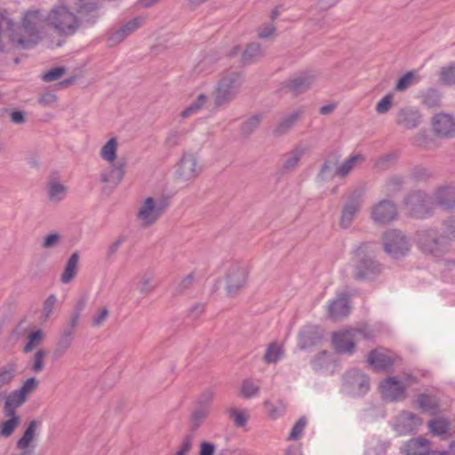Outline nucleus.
Returning a JSON list of instances; mask_svg holds the SVG:
<instances>
[{"label":"nucleus","instance_id":"obj_6","mask_svg":"<svg viewBox=\"0 0 455 455\" xmlns=\"http://www.w3.org/2000/svg\"><path fill=\"white\" fill-rule=\"evenodd\" d=\"M343 387L353 397L363 396L370 390V378L359 369H351L343 375Z\"/></svg>","mask_w":455,"mask_h":455},{"label":"nucleus","instance_id":"obj_59","mask_svg":"<svg viewBox=\"0 0 455 455\" xmlns=\"http://www.w3.org/2000/svg\"><path fill=\"white\" fill-rule=\"evenodd\" d=\"M259 392V387L255 385L252 381L245 379L242 383L241 395L244 398H251L256 395Z\"/></svg>","mask_w":455,"mask_h":455},{"label":"nucleus","instance_id":"obj_38","mask_svg":"<svg viewBox=\"0 0 455 455\" xmlns=\"http://www.w3.org/2000/svg\"><path fill=\"white\" fill-rule=\"evenodd\" d=\"M451 427V423L447 419L438 418L428 422L429 431L436 436L447 434Z\"/></svg>","mask_w":455,"mask_h":455},{"label":"nucleus","instance_id":"obj_45","mask_svg":"<svg viewBox=\"0 0 455 455\" xmlns=\"http://www.w3.org/2000/svg\"><path fill=\"white\" fill-rule=\"evenodd\" d=\"M117 141L116 138H112L102 147L100 156L109 162L113 163L116 158Z\"/></svg>","mask_w":455,"mask_h":455},{"label":"nucleus","instance_id":"obj_1","mask_svg":"<svg viewBox=\"0 0 455 455\" xmlns=\"http://www.w3.org/2000/svg\"><path fill=\"white\" fill-rule=\"evenodd\" d=\"M44 22L46 15L40 10L26 12L21 25L8 20L7 31L10 42L18 50L34 48L42 39L40 28Z\"/></svg>","mask_w":455,"mask_h":455},{"label":"nucleus","instance_id":"obj_17","mask_svg":"<svg viewBox=\"0 0 455 455\" xmlns=\"http://www.w3.org/2000/svg\"><path fill=\"white\" fill-rule=\"evenodd\" d=\"M432 128L439 138H452L455 135V119L449 114H436L432 118Z\"/></svg>","mask_w":455,"mask_h":455},{"label":"nucleus","instance_id":"obj_8","mask_svg":"<svg viewBox=\"0 0 455 455\" xmlns=\"http://www.w3.org/2000/svg\"><path fill=\"white\" fill-rule=\"evenodd\" d=\"M429 204L428 195L422 190L411 191L403 198V204L410 216L415 219H425L431 215Z\"/></svg>","mask_w":455,"mask_h":455},{"label":"nucleus","instance_id":"obj_48","mask_svg":"<svg viewBox=\"0 0 455 455\" xmlns=\"http://www.w3.org/2000/svg\"><path fill=\"white\" fill-rule=\"evenodd\" d=\"M363 156L362 155H354L349 156L343 164L336 168V174L339 177L347 176L350 171L353 169L355 164L359 160H363Z\"/></svg>","mask_w":455,"mask_h":455},{"label":"nucleus","instance_id":"obj_12","mask_svg":"<svg viewBox=\"0 0 455 455\" xmlns=\"http://www.w3.org/2000/svg\"><path fill=\"white\" fill-rule=\"evenodd\" d=\"M407 386L395 377H387L379 383V392L387 402L402 401L406 398Z\"/></svg>","mask_w":455,"mask_h":455},{"label":"nucleus","instance_id":"obj_11","mask_svg":"<svg viewBox=\"0 0 455 455\" xmlns=\"http://www.w3.org/2000/svg\"><path fill=\"white\" fill-rule=\"evenodd\" d=\"M363 191L362 189H355L347 197V202L342 207L339 225L342 228H348L355 215L359 212L363 203Z\"/></svg>","mask_w":455,"mask_h":455},{"label":"nucleus","instance_id":"obj_52","mask_svg":"<svg viewBox=\"0 0 455 455\" xmlns=\"http://www.w3.org/2000/svg\"><path fill=\"white\" fill-rule=\"evenodd\" d=\"M439 78L444 84H455V63H451L448 67H443L440 71Z\"/></svg>","mask_w":455,"mask_h":455},{"label":"nucleus","instance_id":"obj_22","mask_svg":"<svg viewBox=\"0 0 455 455\" xmlns=\"http://www.w3.org/2000/svg\"><path fill=\"white\" fill-rule=\"evenodd\" d=\"M349 313L350 306L347 293H341L329 303L328 315L333 320H339L347 316Z\"/></svg>","mask_w":455,"mask_h":455},{"label":"nucleus","instance_id":"obj_51","mask_svg":"<svg viewBox=\"0 0 455 455\" xmlns=\"http://www.w3.org/2000/svg\"><path fill=\"white\" fill-rule=\"evenodd\" d=\"M403 184L404 180L402 176L395 175L390 177L386 183L387 194L389 196H392L400 192L403 188Z\"/></svg>","mask_w":455,"mask_h":455},{"label":"nucleus","instance_id":"obj_42","mask_svg":"<svg viewBox=\"0 0 455 455\" xmlns=\"http://www.w3.org/2000/svg\"><path fill=\"white\" fill-rule=\"evenodd\" d=\"M417 403L424 411L435 414L438 410V403L429 395L419 394L417 397Z\"/></svg>","mask_w":455,"mask_h":455},{"label":"nucleus","instance_id":"obj_64","mask_svg":"<svg viewBox=\"0 0 455 455\" xmlns=\"http://www.w3.org/2000/svg\"><path fill=\"white\" fill-rule=\"evenodd\" d=\"M60 241V235L57 232H52L44 236L42 247L49 249L56 246Z\"/></svg>","mask_w":455,"mask_h":455},{"label":"nucleus","instance_id":"obj_3","mask_svg":"<svg viewBox=\"0 0 455 455\" xmlns=\"http://www.w3.org/2000/svg\"><path fill=\"white\" fill-rule=\"evenodd\" d=\"M46 24L60 36L74 35L81 26V20L67 6L52 8L46 15Z\"/></svg>","mask_w":455,"mask_h":455},{"label":"nucleus","instance_id":"obj_27","mask_svg":"<svg viewBox=\"0 0 455 455\" xmlns=\"http://www.w3.org/2000/svg\"><path fill=\"white\" fill-rule=\"evenodd\" d=\"M302 115L303 111L298 109L284 116L273 130L274 136L280 137L286 134L302 116Z\"/></svg>","mask_w":455,"mask_h":455},{"label":"nucleus","instance_id":"obj_7","mask_svg":"<svg viewBox=\"0 0 455 455\" xmlns=\"http://www.w3.org/2000/svg\"><path fill=\"white\" fill-rule=\"evenodd\" d=\"M382 240L384 251L394 259L404 257L410 251L411 244L407 236L399 230L385 232Z\"/></svg>","mask_w":455,"mask_h":455},{"label":"nucleus","instance_id":"obj_30","mask_svg":"<svg viewBox=\"0 0 455 455\" xmlns=\"http://www.w3.org/2000/svg\"><path fill=\"white\" fill-rule=\"evenodd\" d=\"M27 400L20 395L16 390L12 391L5 397L3 408L4 416H18L16 410L20 407Z\"/></svg>","mask_w":455,"mask_h":455},{"label":"nucleus","instance_id":"obj_34","mask_svg":"<svg viewBox=\"0 0 455 455\" xmlns=\"http://www.w3.org/2000/svg\"><path fill=\"white\" fill-rule=\"evenodd\" d=\"M210 411L206 409L195 407L189 419V435H195L197 429L203 425L204 421L208 418Z\"/></svg>","mask_w":455,"mask_h":455},{"label":"nucleus","instance_id":"obj_36","mask_svg":"<svg viewBox=\"0 0 455 455\" xmlns=\"http://www.w3.org/2000/svg\"><path fill=\"white\" fill-rule=\"evenodd\" d=\"M432 176L431 170L422 164L412 167L409 174V178L415 183L427 182Z\"/></svg>","mask_w":455,"mask_h":455},{"label":"nucleus","instance_id":"obj_53","mask_svg":"<svg viewBox=\"0 0 455 455\" xmlns=\"http://www.w3.org/2000/svg\"><path fill=\"white\" fill-rule=\"evenodd\" d=\"M229 418L233 420L234 424L237 427H243L248 421V416L243 411H238L235 407H231L228 410Z\"/></svg>","mask_w":455,"mask_h":455},{"label":"nucleus","instance_id":"obj_4","mask_svg":"<svg viewBox=\"0 0 455 455\" xmlns=\"http://www.w3.org/2000/svg\"><path fill=\"white\" fill-rule=\"evenodd\" d=\"M243 83L241 72L231 71L227 73L218 82L213 92V103L216 108L231 102L237 95Z\"/></svg>","mask_w":455,"mask_h":455},{"label":"nucleus","instance_id":"obj_19","mask_svg":"<svg viewBox=\"0 0 455 455\" xmlns=\"http://www.w3.org/2000/svg\"><path fill=\"white\" fill-rule=\"evenodd\" d=\"M396 205L390 200L380 201L372 210L371 218L375 222L387 224L396 219Z\"/></svg>","mask_w":455,"mask_h":455},{"label":"nucleus","instance_id":"obj_39","mask_svg":"<svg viewBox=\"0 0 455 455\" xmlns=\"http://www.w3.org/2000/svg\"><path fill=\"white\" fill-rule=\"evenodd\" d=\"M262 116L260 115H253L246 119L240 126L241 135L248 138L259 126Z\"/></svg>","mask_w":455,"mask_h":455},{"label":"nucleus","instance_id":"obj_58","mask_svg":"<svg viewBox=\"0 0 455 455\" xmlns=\"http://www.w3.org/2000/svg\"><path fill=\"white\" fill-rule=\"evenodd\" d=\"M307 423V419L305 416H301L297 422L294 424L291 431L289 435L288 440H298Z\"/></svg>","mask_w":455,"mask_h":455},{"label":"nucleus","instance_id":"obj_55","mask_svg":"<svg viewBox=\"0 0 455 455\" xmlns=\"http://www.w3.org/2000/svg\"><path fill=\"white\" fill-rule=\"evenodd\" d=\"M329 352L326 350H322L317 353L314 358L311 360V366L315 371H319L327 366L328 361L327 356Z\"/></svg>","mask_w":455,"mask_h":455},{"label":"nucleus","instance_id":"obj_60","mask_svg":"<svg viewBox=\"0 0 455 455\" xmlns=\"http://www.w3.org/2000/svg\"><path fill=\"white\" fill-rule=\"evenodd\" d=\"M65 72L66 68L62 66L52 68L42 75V80L44 82L56 81L60 79Z\"/></svg>","mask_w":455,"mask_h":455},{"label":"nucleus","instance_id":"obj_23","mask_svg":"<svg viewBox=\"0 0 455 455\" xmlns=\"http://www.w3.org/2000/svg\"><path fill=\"white\" fill-rule=\"evenodd\" d=\"M126 161L124 159H119L116 163L113 164L112 166L104 170L100 174V181L103 183H112L114 187H116L124 179L125 174Z\"/></svg>","mask_w":455,"mask_h":455},{"label":"nucleus","instance_id":"obj_2","mask_svg":"<svg viewBox=\"0 0 455 455\" xmlns=\"http://www.w3.org/2000/svg\"><path fill=\"white\" fill-rule=\"evenodd\" d=\"M354 278L357 281H372L383 270L382 265L368 253V243H362L354 250Z\"/></svg>","mask_w":455,"mask_h":455},{"label":"nucleus","instance_id":"obj_24","mask_svg":"<svg viewBox=\"0 0 455 455\" xmlns=\"http://www.w3.org/2000/svg\"><path fill=\"white\" fill-rule=\"evenodd\" d=\"M46 190L49 201L53 203L62 201L68 192L67 187L60 181L57 173H53L48 177Z\"/></svg>","mask_w":455,"mask_h":455},{"label":"nucleus","instance_id":"obj_31","mask_svg":"<svg viewBox=\"0 0 455 455\" xmlns=\"http://www.w3.org/2000/svg\"><path fill=\"white\" fill-rule=\"evenodd\" d=\"M79 252L75 251L68 258L64 271L60 276V281L63 283H68L71 282L76 275L77 273V265L79 260Z\"/></svg>","mask_w":455,"mask_h":455},{"label":"nucleus","instance_id":"obj_56","mask_svg":"<svg viewBox=\"0 0 455 455\" xmlns=\"http://www.w3.org/2000/svg\"><path fill=\"white\" fill-rule=\"evenodd\" d=\"M39 381L35 377H31L27 379L22 386L16 389V391L27 400L28 395L34 391L37 387Z\"/></svg>","mask_w":455,"mask_h":455},{"label":"nucleus","instance_id":"obj_20","mask_svg":"<svg viewBox=\"0 0 455 455\" xmlns=\"http://www.w3.org/2000/svg\"><path fill=\"white\" fill-rule=\"evenodd\" d=\"M421 117V114L417 108L405 107L398 110L395 123L404 129L413 130L420 124Z\"/></svg>","mask_w":455,"mask_h":455},{"label":"nucleus","instance_id":"obj_32","mask_svg":"<svg viewBox=\"0 0 455 455\" xmlns=\"http://www.w3.org/2000/svg\"><path fill=\"white\" fill-rule=\"evenodd\" d=\"M39 424L40 422L35 419L28 423L22 436L16 443L17 449L22 450V451H28V448L36 435V429Z\"/></svg>","mask_w":455,"mask_h":455},{"label":"nucleus","instance_id":"obj_63","mask_svg":"<svg viewBox=\"0 0 455 455\" xmlns=\"http://www.w3.org/2000/svg\"><path fill=\"white\" fill-rule=\"evenodd\" d=\"M393 95L391 93L384 96L376 105V111L379 114L387 113L392 107Z\"/></svg>","mask_w":455,"mask_h":455},{"label":"nucleus","instance_id":"obj_28","mask_svg":"<svg viewBox=\"0 0 455 455\" xmlns=\"http://www.w3.org/2000/svg\"><path fill=\"white\" fill-rule=\"evenodd\" d=\"M332 344L339 354H353L355 351V342L347 337V333L334 332L332 336Z\"/></svg>","mask_w":455,"mask_h":455},{"label":"nucleus","instance_id":"obj_29","mask_svg":"<svg viewBox=\"0 0 455 455\" xmlns=\"http://www.w3.org/2000/svg\"><path fill=\"white\" fill-rule=\"evenodd\" d=\"M430 442L423 437H417L409 440L404 444L405 455H422L427 452L429 449Z\"/></svg>","mask_w":455,"mask_h":455},{"label":"nucleus","instance_id":"obj_54","mask_svg":"<svg viewBox=\"0 0 455 455\" xmlns=\"http://www.w3.org/2000/svg\"><path fill=\"white\" fill-rule=\"evenodd\" d=\"M415 78L414 71H408L403 76L398 78L395 85V91L396 92H403L405 91L413 82Z\"/></svg>","mask_w":455,"mask_h":455},{"label":"nucleus","instance_id":"obj_41","mask_svg":"<svg viewBox=\"0 0 455 455\" xmlns=\"http://www.w3.org/2000/svg\"><path fill=\"white\" fill-rule=\"evenodd\" d=\"M17 372V364L13 362L8 363L6 365L0 367V388L10 384L14 379Z\"/></svg>","mask_w":455,"mask_h":455},{"label":"nucleus","instance_id":"obj_26","mask_svg":"<svg viewBox=\"0 0 455 455\" xmlns=\"http://www.w3.org/2000/svg\"><path fill=\"white\" fill-rule=\"evenodd\" d=\"M435 199L443 209H455V187H440L435 193Z\"/></svg>","mask_w":455,"mask_h":455},{"label":"nucleus","instance_id":"obj_10","mask_svg":"<svg viewBox=\"0 0 455 455\" xmlns=\"http://www.w3.org/2000/svg\"><path fill=\"white\" fill-rule=\"evenodd\" d=\"M248 278V270L245 267L234 264L226 274V293L228 297H235L244 287Z\"/></svg>","mask_w":455,"mask_h":455},{"label":"nucleus","instance_id":"obj_35","mask_svg":"<svg viewBox=\"0 0 455 455\" xmlns=\"http://www.w3.org/2000/svg\"><path fill=\"white\" fill-rule=\"evenodd\" d=\"M261 56V47L259 43L248 44L241 57L243 66L251 65Z\"/></svg>","mask_w":455,"mask_h":455},{"label":"nucleus","instance_id":"obj_40","mask_svg":"<svg viewBox=\"0 0 455 455\" xmlns=\"http://www.w3.org/2000/svg\"><path fill=\"white\" fill-rule=\"evenodd\" d=\"M8 419L0 423V436L9 437L20 424V416H6Z\"/></svg>","mask_w":455,"mask_h":455},{"label":"nucleus","instance_id":"obj_44","mask_svg":"<svg viewBox=\"0 0 455 455\" xmlns=\"http://www.w3.org/2000/svg\"><path fill=\"white\" fill-rule=\"evenodd\" d=\"M282 355V347L276 342H272L267 346L263 359L267 363H275Z\"/></svg>","mask_w":455,"mask_h":455},{"label":"nucleus","instance_id":"obj_16","mask_svg":"<svg viewBox=\"0 0 455 455\" xmlns=\"http://www.w3.org/2000/svg\"><path fill=\"white\" fill-rule=\"evenodd\" d=\"M144 21L145 18L137 16L119 27L117 29L111 31L108 36V45L113 47L122 43L128 36L140 28Z\"/></svg>","mask_w":455,"mask_h":455},{"label":"nucleus","instance_id":"obj_46","mask_svg":"<svg viewBox=\"0 0 455 455\" xmlns=\"http://www.w3.org/2000/svg\"><path fill=\"white\" fill-rule=\"evenodd\" d=\"M442 232L448 244L451 245V242H455V215L443 220Z\"/></svg>","mask_w":455,"mask_h":455},{"label":"nucleus","instance_id":"obj_18","mask_svg":"<svg viewBox=\"0 0 455 455\" xmlns=\"http://www.w3.org/2000/svg\"><path fill=\"white\" fill-rule=\"evenodd\" d=\"M367 363L376 372L388 371L395 363L394 356L387 354L384 348H375L369 352Z\"/></svg>","mask_w":455,"mask_h":455},{"label":"nucleus","instance_id":"obj_61","mask_svg":"<svg viewBox=\"0 0 455 455\" xmlns=\"http://www.w3.org/2000/svg\"><path fill=\"white\" fill-rule=\"evenodd\" d=\"M213 400V393L207 389L204 390L197 398L196 407L206 409L210 411V404Z\"/></svg>","mask_w":455,"mask_h":455},{"label":"nucleus","instance_id":"obj_47","mask_svg":"<svg viewBox=\"0 0 455 455\" xmlns=\"http://www.w3.org/2000/svg\"><path fill=\"white\" fill-rule=\"evenodd\" d=\"M44 338V331L41 329L32 331L27 337V342L23 347V352L28 354L31 352L37 345L41 343Z\"/></svg>","mask_w":455,"mask_h":455},{"label":"nucleus","instance_id":"obj_33","mask_svg":"<svg viewBox=\"0 0 455 455\" xmlns=\"http://www.w3.org/2000/svg\"><path fill=\"white\" fill-rule=\"evenodd\" d=\"M303 155L304 149L301 148H295L287 153L282 165L283 172H290L294 171Z\"/></svg>","mask_w":455,"mask_h":455},{"label":"nucleus","instance_id":"obj_37","mask_svg":"<svg viewBox=\"0 0 455 455\" xmlns=\"http://www.w3.org/2000/svg\"><path fill=\"white\" fill-rule=\"evenodd\" d=\"M338 160L335 159L333 162H331L330 159H326L317 174V179L321 181H327L331 180L336 176V170L334 171V167L337 168Z\"/></svg>","mask_w":455,"mask_h":455},{"label":"nucleus","instance_id":"obj_9","mask_svg":"<svg viewBox=\"0 0 455 455\" xmlns=\"http://www.w3.org/2000/svg\"><path fill=\"white\" fill-rule=\"evenodd\" d=\"M169 204L170 197L167 196H162L156 202L152 197H148L139 210L138 217L147 225H151L164 212Z\"/></svg>","mask_w":455,"mask_h":455},{"label":"nucleus","instance_id":"obj_15","mask_svg":"<svg viewBox=\"0 0 455 455\" xmlns=\"http://www.w3.org/2000/svg\"><path fill=\"white\" fill-rule=\"evenodd\" d=\"M200 172L197 167V159L194 154L184 153L177 164L175 177L181 181L189 180L196 177Z\"/></svg>","mask_w":455,"mask_h":455},{"label":"nucleus","instance_id":"obj_13","mask_svg":"<svg viewBox=\"0 0 455 455\" xmlns=\"http://www.w3.org/2000/svg\"><path fill=\"white\" fill-rule=\"evenodd\" d=\"M324 337V331L315 324L303 326L298 333V347L300 350L320 345Z\"/></svg>","mask_w":455,"mask_h":455},{"label":"nucleus","instance_id":"obj_43","mask_svg":"<svg viewBox=\"0 0 455 455\" xmlns=\"http://www.w3.org/2000/svg\"><path fill=\"white\" fill-rule=\"evenodd\" d=\"M422 103L429 108L440 107L441 93L436 89H427L422 94Z\"/></svg>","mask_w":455,"mask_h":455},{"label":"nucleus","instance_id":"obj_21","mask_svg":"<svg viewBox=\"0 0 455 455\" xmlns=\"http://www.w3.org/2000/svg\"><path fill=\"white\" fill-rule=\"evenodd\" d=\"M314 81V76L304 72L284 82L283 86L294 96H298L307 92L311 87Z\"/></svg>","mask_w":455,"mask_h":455},{"label":"nucleus","instance_id":"obj_49","mask_svg":"<svg viewBox=\"0 0 455 455\" xmlns=\"http://www.w3.org/2000/svg\"><path fill=\"white\" fill-rule=\"evenodd\" d=\"M207 100L208 97L205 94H199L195 101L190 103L184 110H182L180 116L183 118H187L196 113L207 102Z\"/></svg>","mask_w":455,"mask_h":455},{"label":"nucleus","instance_id":"obj_25","mask_svg":"<svg viewBox=\"0 0 455 455\" xmlns=\"http://www.w3.org/2000/svg\"><path fill=\"white\" fill-rule=\"evenodd\" d=\"M76 328V327H72L70 323H68L63 329L52 353L53 360L56 361L62 357L67 350L70 347L74 339Z\"/></svg>","mask_w":455,"mask_h":455},{"label":"nucleus","instance_id":"obj_62","mask_svg":"<svg viewBox=\"0 0 455 455\" xmlns=\"http://www.w3.org/2000/svg\"><path fill=\"white\" fill-rule=\"evenodd\" d=\"M195 280V276L192 273L188 274L186 277H184L180 283L176 286L174 294L181 295L185 293L186 291L191 288Z\"/></svg>","mask_w":455,"mask_h":455},{"label":"nucleus","instance_id":"obj_57","mask_svg":"<svg viewBox=\"0 0 455 455\" xmlns=\"http://www.w3.org/2000/svg\"><path fill=\"white\" fill-rule=\"evenodd\" d=\"M47 355V351L44 349H38L34 356H33V363L31 365V370L34 372H40L44 370V359Z\"/></svg>","mask_w":455,"mask_h":455},{"label":"nucleus","instance_id":"obj_5","mask_svg":"<svg viewBox=\"0 0 455 455\" xmlns=\"http://www.w3.org/2000/svg\"><path fill=\"white\" fill-rule=\"evenodd\" d=\"M417 244L425 254L441 257L450 251V244L444 238L443 232L437 228H429L416 233Z\"/></svg>","mask_w":455,"mask_h":455},{"label":"nucleus","instance_id":"obj_50","mask_svg":"<svg viewBox=\"0 0 455 455\" xmlns=\"http://www.w3.org/2000/svg\"><path fill=\"white\" fill-rule=\"evenodd\" d=\"M86 304H87V298L84 295L81 296L76 302L73 311H72V314H71V317L68 323H70L72 327L77 326L80 315H81L82 311L85 308Z\"/></svg>","mask_w":455,"mask_h":455},{"label":"nucleus","instance_id":"obj_14","mask_svg":"<svg viewBox=\"0 0 455 455\" xmlns=\"http://www.w3.org/2000/svg\"><path fill=\"white\" fill-rule=\"evenodd\" d=\"M100 4L99 0H76V15L81 20V25L86 23L93 25L99 19Z\"/></svg>","mask_w":455,"mask_h":455}]
</instances>
